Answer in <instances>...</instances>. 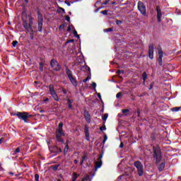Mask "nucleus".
<instances>
[{"label": "nucleus", "instance_id": "nucleus-1", "mask_svg": "<svg viewBox=\"0 0 181 181\" xmlns=\"http://www.w3.org/2000/svg\"><path fill=\"white\" fill-rule=\"evenodd\" d=\"M63 122H59L58 128L55 131V138L57 142H61V144H64L65 148L64 149V153L66 155L69 152V142L64 143L63 136H66V134L63 131Z\"/></svg>", "mask_w": 181, "mask_h": 181}, {"label": "nucleus", "instance_id": "nucleus-2", "mask_svg": "<svg viewBox=\"0 0 181 181\" xmlns=\"http://www.w3.org/2000/svg\"><path fill=\"white\" fill-rule=\"evenodd\" d=\"M153 158L156 159V163H159L162 160V150L159 145L153 146Z\"/></svg>", "mask_w": 181, "mask_h": 181}, {"label": "nucleus", "instance_id": "nucleus-3", "mask_svg": "<svg viewBox=\"0 0 181 181\" xmlns=\"http://www.w3.org/2000/svg\"><path fill=\"white\" fill-rule=\"evenodd\" d=\"M14 117H17L18 119L24 121V122H28V120L30 119L33 115H30L28 112H17L13 114Z\"/></svg>", "mask_w": 181, "mask_h": 181}, {"label": "nucleus", "instance_id": "nucleus-4", "mask_svg": "<svg viewBox=\"0 0 181 181\" xmlns=\"http://www.w3.org/2000/svg\"><path fill=\"white\" fill-rule=\"evenodd\" d=\"M65 72L72 86H74V87H77L78 86V82H77V78L73 76V71L66 66L65 68Z\"/></svg>", "mask_w": 181, "mask_h": 181}, {"label": "nucleus", "instance_id": "nucleus-5", "mask_svg": "<svg viewBox=\"0 0 181 181\" xmlns=\"http://www.w3.org/2000/svg\"><path fill=\"white\" fill-rule=\"evenodd\" d=\"M33 25V17L29 18L28 23V21H26V20L23 21V26L24 29H25L26 33H29V32H30V30H32V29H33L32 28Z\"/></svg>", "mask_w": 181, "mask_h": 181}, {"label": "nucleus", "instance_id": "nucleus-6", "mask_svg": "<svg viewBox=\"0 0 181 181\" xmlns=\"http://www.w3.org/2000/svg\"><path fill=\"white\" fill-rule=\"evenodd\" d=\"M50 66L53 71H60V70H62V66H60V64L54 59H51Z\"/></svg>", "mask_w": 181, "mask_h": 181}, {"label": "nucleus", "instance_id": "nucleus-7", "mask_svg": "<svg viewBox=\"0 0 181 181\" xmlns=\"http://www.w3.org/2000/svg\"><path fill=\"white\" fill-rule=\"evenodd\" d=\"M135 168L137 169V173L139 176H142L144 175V165L141 161L136 160L134 163Z\"/></svg>", "mask_w": 181, "mask_h": 181}, {"label": "nucleus", "instance_id": "nucleus-8", "mask_svg": "<svg viewBox=\"0 0 181 181\" xmlns=\"http://www.w3.org/2000/svg\"><path fill=\"white\" fill-rule=\"evenodd\" d=\"M157 50L158 53V57L157 59V62L158 63V66H163V51L162 50V47L160 45H158L157 47Z\"/></svg>", "mask_w": 181, "mask_h": 181}, {"label": "nucleus", "instance_id": "nucleus-9", "mask_svg": "<svg viewBox=\"0 0 181 181\" xmlns=\"http://www.w3.org/2000/svg\"><path fill=\"white\" fill-rule=\"evenodd\" d=\"M49 90L50 95H52L54 101H59V96L57 95L56 90H54V86L52 84L49 86Z\"/></svg>", "mask_w": 181, "mask_h": 181}, {"label": "nucleus", "instance_id": "nucleus-10", "mask_svg": "<svg viewBox=\"0 0 181 181\" xmlns=\"http://www.w3.org/2000/svg\"><path fill=\"white\" fill-rule=\"evenodd\" d=\"M137 8L141 15H143V16H145V15H146V6H145L144 2L139 1L137 4Z\"/></svg>", "mask_w": 181, "mask_h": 181}, {"label": "nucleus", "instance_id": "nucleus-11", "mask_svg": "<svg viewBox=\"0 0 181 181\" xmlns=\"http://www.w3.org/2000/svg\"><path fill=\"white\" fill-rule=\"evenodd\" d=\"M156 11L157 12V21L158 23L162 22V9L160 6H156Z\"/></svg>", "mask_w": 181, "mask_h": 181}, {"label": "nucleus", "instance_id": "nucleus-12", "mask_svg": "<svg viewBox=\"0 0 181 181\" xmlns=\"http://www.w3.org/2000/svg\"><path fill=\"white\" fill-rule=\"evenodd\" d=\"M101 159H103V155L99 156V157L98 158V160H99V161L95 162V170H97V169H100V168H101V166H103V160Z\"/></svg>", "mask_w": 181, "mask_h": 181}, {"label": "nucleus", "instance_id": "nucleus-13", "mask_svg": "<svg viewBox=\"0 0 181 181\" xmlns=\"http://www.w3.org/2000/svg\"><path fill=\"white\" fill-rule=\"evenodd\" d=\"M148 57L151 60L153 59V44L148 46Z\"/></svg>", "mask_w": 181, "mask_h": 181}, {"label": "nucleus", "instance_id": "nucleus-14", "mask_svg": "<svg viewBox=\"0 0 181 181\" xmlns=\"http://www.w3.org/2000/svg\"><path fill=\"white\" fill-rule=\"evenodd\" d=\"M85 136L86 137V141H90V132L87 125H85Z\"/></svg>", "mask_w": 181, "mask_h": 181}, {"label": "nucleus", "instance_id": "nucleus-15", "mask_svg": "<svg viewBox=\"0 0 181 181\" xmlns=\"http://www.w3.org/2000/svg\"><path fill=\"white\" fill-rule=\"evenodd\" d=\"M84 117L86 122H88V124H90V122H91V116H90V113L87 112L86 113H85Z\"/></svg>", "mask_w": 181, "mask_h": 181}, {"label": "nucleus", "instance_id": "nucleus-16", "mask_svg": "<svg viewBox=\"0 0 181 181\" xmlns=\"http://www.w3.org/2000/svg\"><path fill=\"white\" fill-rule=\"evenodd\" d=\"M37 19H38L37 22H43V15H42V13H40V11L37 12Z\"/></svg>", "mask_w": 181, "mask_h": 181}, {"label": "nucleus", "instance_id": "nucleus-17", "mask_svg": "<svg viewBox=\"0 0 181 181\" xmlns=\"http://www.w3.org/2000/svg\"><path fill=\"white\" fill-rule=\"evenodd\" d=\"M166 165V163L163 162L161 163L158 166V169L159 170V172H162V170H163V169H165V165Z\"/></svg>", "mask_w": 181, "mask_h": 181}, {"label": "nucleus", "instance_id": "nucleus-18", "mask_svg": "<svg viewBox=\"0 0 181 181\" xmlns=\"http://www.w3.org/2000/svg\"><path fill=\"white\" fill-rule=\"evenodd\" d=\"M38 23V32L43 30V21H37Z\"/></svg>", "mask_w": 181, "mask_h": 181}, {"label": "nucleus", "instance_id": "nucleus-19", "mask_svg": "<svg viewBox=\"0 0 181 181\" xmlns=\"http://www.w3.org/2000/svg\"><path fill=\"white\" fill-rule=\"evenodd\" d=\"M80 177V174L77 173H73L72 174V181H76L77 178Z\"/></svg>", "mask_w": 181, "mask_h": 181}, {"label": "nucleus", "instance_id": "nucleus-20", "mask_svg": "<svg viewBox=\"0 0 181 181\" xmlns=\"http://www.w3.org/2000/svg\"><path fill=\"white\" fill-rule=\"evenodd\" d=\"M68 107L70 110H73V105L71 103L74 101V100L67 99Z\"/></svg>", "mask_w": 181, "mask_h": 181}, {"label": "nucleus", "instance_id": "nucleus-21", "mask_svg": "<svg viewBox=\"0 0 181 181\" xmlns=\"http://www.w3.org/2000/svg\"><path fill=\"white\" fill-rule=\"evenodd\" d=\"M33 33H35V30H33V28H31V30H30V37L31 40H33V39H35V37L33 36Z\"/></svg>", "mask_w": 181, "mask_h": 181}, {"label": "nucleus", "instance_id": "nucleus-22", "mask_svg": "<svg viewBox=\"0 0 181 181\" xmlns=\"http://www.w3.org/2000/svg\"><path fill=\"white\" fill-rule=\"evenodd\" d=\"M180 108H181V107H173V108H171V111H172L173 112H177L178 111L180 110Z\"/></svg>", "mask_w": 181, "mask_h": 181}, {"label": "nucleus", "instance_id": "nucleus-23", "mask_svg": "<svg viewBox=\"0 0 181 181\" xmlns=\"http://www.w3.org/2000/svg\"><path fill=\"white\" fill-rule=\"evenodd\" d=\"M142 78L143 81H146V78H148V74H146V72H143Z\"/></svg>", "mask_w": 181, "mask_h": 181}, {"label": "nucleus", "instance_id": "nucleus-24", "mask_svg": "<svg viewBox=\"0 0 181 181\" xmlns=\"http://www.w3.org/2000/svg\"><path fill=\"white\" fill-rule=\"evenodd\" d=\"M59 166L60 165H52V169L54 170V172H56V170L59 169Z\"/></svg>", "mask_w": 181, "mask_h": 181}, {"label": "nucleus", "instance_id": "nucleus-25", "mask_svg": "<svg viewBox=\"0 0 181 181\" xmlns=\"http://www.w3.org/2000/svg\"><path fill=\"white\" fill-rule=\"evenodd\" d=\"M122 114H124V115H128V112H129V109H124L122 110Z\"/></svg>", "mask_w": 181, "mask_h": 181}, {"label": "nucleus", "instance_id": "nucleus-26", "mask_svg": "<svg viewBox=\"0 0 181 181\" xmlns=\"http://www.w3.org/2000/svg\"><path fill=\"white\" fill-rule=\"evenodd\" d=\"M112 30H114L113 28H106L104 30V32L107 33V32H112Z\"/></svg>", "mask_w": 181, "mask_h": 181}, {"label": "nucleus", "instance_id": "nucleus-27", "mask_svg": "<svg viewBox=\"0 0 181 181\" xmlns=\"http://www.w3.org/2000/svg\"><path fill=\"white\" fill-rule=\"evenodd\" d=\"M107 139H108V136H107V134H105L103 136V144H105V142H107Z\"/></svg>", "mask_w": 181, "mask_h": 181}, {"label": "nucleus", "instance_id": "nucleus-28", "mask_svg": "<svg viewBox=\"0 0 181 181\" xmlns=\"http://www.w3.org/2000/svg\"><path fill=\"white\" fill-rule=\"evenodd\" d=\"M62 152H63V151L62 150V148H58V150L55 151V154H56V155H59V153H62Z\"/></svg>", "mask_w": 181, "mask_h": 181}, {"label": "nucleus", "instance_id": "nucleus-29", "mask_svg": "<svg viewBox=\"0 0 181 181\" xmlns=\"http://www.w3.org/2000/svg\"><path fill=\"white\" fill-rule=\"evenodd\" d=\"M155 86V82H151L150 83V86L148 88V90H152V88H153V86Z\"/></svg>", "mask_w": 181, "mask_h": 181}, {"label": "nucleus", "instance_id": "nucleus-30", "mask_svg": "<svg viewBox=\"0 0 181 181\" xmlns=\"http://www.w3.org/2000/svg\"><path fill=\"white\" fill-rule=\"evenodd\" d=\"M88 179H90V175H87L86 177L82 178L81 181L88 180Z\"/></svg>", "mask_w": 181, "mask_h": 181}, {"label": "nucleus", "instance_id": "nucleus-31", "mask_svg": "<svg viewBox=\"0 0 181 181\" xmlns=\"http://www.w3.org/2000/svg\"><path fill=\"white\" fill-rule=\"evenodd\" d=\"M16 45H18V41L17 40L13 41L12 42L13 47H16Z\"/></svg>", "mask_w": 181, "mask_h": 181}, {"label": "nucleus", "instance_id": "nucleus-32", "mask_svg": "<svg viewBox=\"0 0 181 181\" xmlns=\"http://www.w3.org/2000/svg\"><path fill=\"white\" fill-rule=\"evenodd\" d=\"M107 118H108V114H105L103 117V121H107Z\"/></svg>", "mask_w": 181, "mask_h": 181}, {"label": "nucleus", "instance_id": "nucleus-33", "mask_svg": "<svg viewBox=\"0 0 181 181\" xmlns=\"http://www.w3.org/2000/svg\"><path fill=\"white\" fill-rule=\"evenodd\" d=\"M103 15H108V10H105L100 12Z\"/></svg>", "mask_w": 181, "mask_h": 181}, {"label": "nucleus", "instance_id": "nucleus-34", "mask_svg": "<svg viewBox=\"0 0 181 181\" xmlns=\"http://www.w3.org/2000/svg\"><path fill=\"white\" fill-rule=\"evenodd\" d=\"M119 97H122V93L121 92L117 93L116 95L117 98H119Z\"/></svg>", "mask_w": 181, "mask_h": 181}, {"label": "nucleus", "instance_id": "nucleus-35", "mask_svg": "<svg viewBox=\"0 0 181 181\" xmlns=\"http://www.w3.org/2000/svg\"><path fill=\"white\" fill-rule=\"evenodd\" d=\"M56 151H59V147L57 146L53 147V152H54V153H56Z\"/></svg>", "mask_w": 181, "mask_h": 181}, {"label": "nucleus", "instance_id": "nucleus-36", "mask_svg": "<svg viewBox=\"0 0 181 181\" xmlns=\"http://www.w3.org/2000/svg\"><path fill=\"white\" fill-rule=\"evenodd\" d=\"M39 177H40L39 174H35V181H39Z\"/></svg>", "mask_w": 181, "mask_h": 181}, {"label": "nucleus", "instance_id": "nucleus-37", "mask_svg": "<svg viewBox=\"0 0 181 181\" xmlns=\"http://www.w3.org/2000/svg\"><path fill=\"white\" fill-rule=\"evenodd\" d=\"M124 73H125V71H124V70H118L117 71V74H124Z\"/></svg>", "mask_w": 181, "mask_h": 181}, {"label": "nucleus", "instance_id": "nucleus-38", "mask_svg": "<svg viewBox=\"0 0 181 181\" xmlns=\"http://www.w3.org/2000/svg\"><path fill=\"white\" fill-rule=\"evenodd\" d=\"M14 152H15V153H21V148L18 147L17 148H16Z\"/></svg>", "mask_w": 181, "mask_h": 181}, {"label": "nucleus", "instance_id": "nucleus-39", "mask_svg": "<svg viewBox=\"0 0 181 181\" xmlns=\"http://www.w3.org/2000/svg\"><path fill=\"white\" fill-rule=\"evenodd\" d=\"M69 43H74V40H68L65 42V45H67Z\"/></svg>", "mask_w": 181, "mask_h": 181}, {"label": "nucleus", "instance_id": "nucleus-40", "mask_svg": "<svg viewBox=\"0 0 181 181\" xmlns=\"http://www.w3.org/2000/svg\"><path fill=\"white\" fill-rule=\"evenodd\" d=\"M105 129H107V127H105V126H103V127H100V130L101 132L105 131Z\"/></svg>", "mask_w": 181, "mask_h": 181}, {"label": "nucleus", "instance_id": "nucleus-41", "mask_svg": "<svg viewBox=\"0 0 181 181\" xmlns=\"http://www.w3.org/2000/svg\"><path fill=\"white\" fill-rule=\"evenodd\" d=\"M122 21L117 20L116 21V25H122Z\"/></svg>", "mask_w": 181, "mask_h": 181}, {"label": "nucleus", "instance_id": "nucleus-42", "mask_svg": "<svg viewBox=\"0 0 181 181\" xmlns=\"http://www.w3.org/2000/svg\"><path fill=\"white\" fill-rule=\"evenodd\" d=\"M109 2H110V0H106L103 3H102V5H108Z\"/></svg>", "mask_w": 181, "mask_h": 181}, {"label": "nucleus", "instance_id": "nucleus-43", "mask_svg": "<svg viewBox=\"0 0 181 181\" xmlns=\"http://www.w3.org/2000/svg\"><path fill=\"white\" fill-rule=\"evenodd\" d=\"M90 80V77H86V78L83 80V83H87Z\"/></svg>", "mask_w": 181, "mask_h": 181}, {"label": "nucleus", "instance_id": "nucleus-44", "mask_svg": "<svg viewBox=\"0 0 181 181\" xmlns=\"http://www.w3.org/2000/svg\"><path fill=\"white\" fill-rule=\"evenodd\" d=\"M65 19L67 22H70V16H65Z\"/></svg>", "mask_w": 181, "mask_h": 181}, {"label": "nucleus", "instance_id": "nucleus-45", "mask_svg": "<svg viewBox=\"0 0 181 181\" xmlns=\"http://www.w3.org/2000/svg\"><path fill=\"white\" fill-rule=\"evenodd\" d=\"M91 86L92 87H93V88H95V87H97V83H95V82H93Z\"/></svg>", "mask_w": 181, "mask_h": 181}, {"label": "nucleus", "instance_id": "nucleus-46", "mask_svg": "<svg viewBox=\"0 0 181 181\" xmlns=\"http://www.w3.org/2000/svg\"><path fill=\"white\" fill-rule=\"evenodd\" d=\"M98 98L100 100V101H103V98H101V93H98Z\"/></svg>", "mask_w": 181, "mask_h": 181}, {"label": "nucleus", "instance_id": "nucleus-47", "mask_svg": "<svg viewBox=\"0 0 181 181\" xmlns=\"http://www.w3.org/2000/svg\"><path fill=\"white\" fill-rule=\"evenodd\" d=\"M59 9L60 11H62L63 12V13H66V11H65L63 8L59 7Z\"/></svg>", "mask_w": 181, "mask_h": 181}, {"label": "nucleus", "instance_id": "nucleus-48", "mask_svg": "<svg viewBox=\"0 0 181 181\" xmlns=\"http://www.w3.org/2000/svg\"><path fill=\"white\" fill-rule=\"evenodd\" d=\"M137 117H141V111L137 110Z\"/></svg>", "mask_w": 181, "mask_h": 181}, {"label": "nucleus", "instance_id": "nucleus-49", "mask_svg": "<svg viewBox=\"0 0 181 181\" xmlns=\"http://www.w3.org/2000/svg\"><path fill=\"white\" fill-rule=\"evenodd\" d=\"M145 95H146V93H143L139 95V97H145Z\"/></svg>", "mask_w": 181, "mask_h": 181}, {"label": "nucleus", "instance_id": "nucleus-50", "mask_svg": "<svg viewBox=\"0 0 181 181\" xmlns=\"http://www.w3.org/2000/svg\"><path fill=\"white\" fill-rule=\"evenodd\" d=\"M64 24H62L60 26H59V29H64Z\"/></svg>", "mask_w": 181, "mask_h": 181}, {"label": "nucleus", "instance_id": "nucleus-51", "mask_svg": "<svg viewBox=\"0 0 181 181\" xmlns=\"http://www.w3.org/2000/svg\"><path fill=\"white\" fill-rule=\"evenodd\" d=\"M62 93H64V94H67V90L66 89L63 88Z\"/></svg>", "mask_w": 181, "mask_h": 181}, {"label": "nucleus", "instance_id": "nucleus-52", "mask_svg": "<svg viewBox=\"0 0 181 181\" xmlns=\"http://www.w3.org/2000/svg\"><path fill=\"white\" fill-rule=\"evenodd\" d=\"M67 32H71V27H70V25L68 27V28L66 29Z\"/></svg>", "mask_w": 181, "mask_h": 181}, {"label": "nucleus", "instance_id": "nucleus-53", "mask_svg": "<svg viewBox=\"0 0 181 181\" xmlns=\"http://www.w3.org/2000/svg\"><path fill=\"white\" fill-rule=\"evenodd\" d=\"M43 66H45V63L40 62V67H43Z\"/></svg>", "mask_w": 181, "mask_h": 181}, {"label": "nucleus", "instance_id": "nucleus-54", "mask_svg": "<svg viewBox=\"0 0 181 181\" xmlns=\"http://www.w3.org/2000/svg\"><path fill=\"white\" fill-rule=\"evenodd\" d=\"M65 4L68 6H70L71 4H70L69 1H65Z\"/></svg>", "mask_w": 181, "mask_h": 181}, {"label": "nucleus", "instance_id": "nucleus-55", "mask_svg": "<svg viewBox=\"0 0 181 181\" xmlns=\"http://www.w3.org/2000/svg\"><path fill=\"white\" fill-rule=\"evenodd\" d=\"M86 70H88V71H90V68L88 66H85Z\"/></svg>", "mask_w": 181, "mask_h": 181}, {"label": "nucleus", "instance_id": "nucleus-56", "mask_svg": "<svg viewBox=\"0 0 181 181\" xmlns=\"http://www.w3.org/2000/svg\"><path fill=\"white\" fill-rule=\"evenodd\" d=\"M73 34L74 35V36H76L77 34V30H74L73 32Z\"/></svg>", "mask_w": 181, "mask_h": 181}, {"label": "nucleus", "instance_id": "nucleus-57", "mask_svg": "<svg viewBox=\"0 0 181 181\" xmlns=\"http://www.w3.org/2000/svg\"><path fill=\"white\" fill-rule=\"evenodd\" d=\"M119 148H124V143H120Z\"/></svg>", "mask_w": 181, "mask_h": 181}, {"label": "nucleus", "instance_id": "nucleus-58", "mask_svg": "<svg viewBox=\"0 0 181 181\" xmlns=\"http://www.w3.org/2000/svg\"><path fill=\"white\" fill-rule=\"evenodd\" d=\"M86 158H87V156H83L82 157V160H86Z\"/></svg>", "mask_w": 181, "mask_h": 181}, {"label": "nucleus", "instance_id": "nucleus-59", "mask_svg": "<svg viewBox=\"0 0 181 181\" xmlns=\"http://www.w3.org/2000/svg\"><path fill=\"white\" fill-rule=\"evenodd\" d=\"M47 101H49V98H45V99L43 100V102H44V103H46V102H47Z\"/></svg>", "mask_w": 181, "mask_h": 181}, {"label": "nucleus", "instance_id": "nucleus-60", "mask_svg": "<svg viewBox=\"0 0 181 181\" xmlns=\"http://www.w3.org/2000/svg\"><path fill=\"white\" fill-rule=\"evenodd\" d=\"M4 142V137L0 139V145Z\"/></svg>", "mask_w": 181, "mask_h": 181}, {"label": "nucleus", "instance_id": "nucleus-61", "mask_svg": "<svg viewBox=\"0 0 181 181\" xmlns=\"http://www.w3.org/2000/svg\"><path fill=\"white\" fill-rule=\"evenodd\" d=\"M151 141H155V139H156V137L155 136H151Z\"/></svg>", "mask_w": 181, "mask_h": 181}, {"label": "nucleus", "instance_id": "nucleus-62", "mask_svg": "<svg viewBox=\"0 0 181 181\" xmlns=\"http://www.w3.org/2000/svg\"><path fill=\"white\" fill-rule=\"evenodd\" d=\"M74 163H75V165H77V163H78V160H74Z\"/></svg>", "mask_w": 181, "mask_h": 181}, {"label": "nucleus", "instance_id": "nucleus-63", "mask_svg": "<svg viewBox=\"0 0 181 181\" xmlns=\"http://www.w3.org/2000/svg\"><path fill=\"white\" fill-rule=\"evenodd\" d=\"M40 71H43V66H40Z\"/></svg>", "mask_w": 181, "mask_h": 181}, {"label": "nucleus", "instance_id": "nucleus-64", "mask_svg": "<svg viewBox=\"0 0 181 181\" xmlns=\"http://www.w3.org/2000/svg\"><path fill=\"white\" fill-rule=\"evenodd\" d=\"M40 114H42L43 112H45V110H40Z\"/></svg>", "mask_w": 181, "mask_h": 181}]
</instances>
